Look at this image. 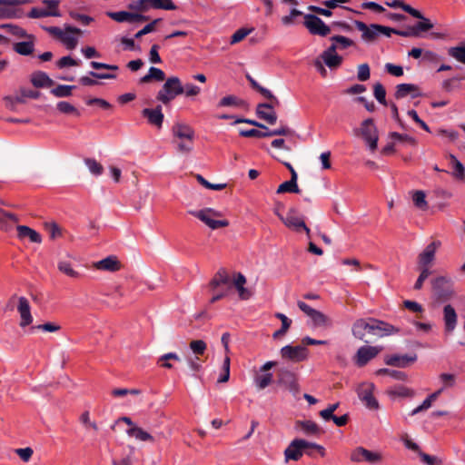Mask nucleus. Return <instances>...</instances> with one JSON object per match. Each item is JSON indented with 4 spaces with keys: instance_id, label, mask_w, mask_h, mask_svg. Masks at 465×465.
I'll return each instance as SVG.
<instances>
[{
    "instance_id": "nucleus-60",
    "label": "nucleus",
    "mask_w": 465,
    "mask_h": 465,
    "mask_svg": "<svg viewBox=\"0 0 465 465\" xmlns=\"http://www.w3.org/2000/svg\"><path fill=\"white\" fill-rule=\"evenodd\" d=\"M240 134L244 137H268V129L266 132H262L257 129L241 130Z\"/></svg>"
},
{
    "instance_id": "nucleus-55",
    "label": "nucleus",
    "mask_w": 465,
    "mask_h": 465,
    "mask_svg": "<svg viewBox=\"0 0 465 465\" xmlns=\"http://www.w3.org/2000/svg\"><path fill=\"white\" fill-rule=\"evenodd\" d=\"M56 107L63 114H73L79 115V112L77 111V109L73 104H69L68 102H65V101L59 102L57 104Z\"/></svg>"
},
{
    "instance_id": "nucleus-32",
    "label": "nucleus",
    "mask_w": 465,
    "mask_h": 465,
    "mask_svg": "<svg viewBox=\"0 0 465 465\" xmlns=\"http://www.w3.org/2000/svg\"><path fill=\"white\" fill-rule=\"evenodd\" d=\"M371 329L372 328L370 327V322L360 319L354 322L352 333L356 338L363 340L367 333H371Z\"/></svg>"
},
{
    "instance_id": "nucleus-18",
    "label": "nucleus",
    "mask_w": 465,
    "mask_h": 465,
    "mask_svg": "<svg viewBox=\"0 0 465 465\" xmlns=\"http://www.w3.org/2000/svg\"><path fill=\"white\" fill-rule=\"evenodd\" d=\"M416 361H417L416 354H412V355L394 354V355L387 356L385 358V363L387 365H391V366L398 367V368H406L410 364L415 362Z\"/></svg>"
},
{
    "instance_id": "nucleus-34",
    "label": "nucleus",
    "mask_w": 465,
    "mask_h": 465,
    "mask_svg": "<svg viewBox=\"0 0 465 465\" xmlns=\"http://www.w3.org/2000/svg\"><path fill=\"white\" fill-rule=\"evenodd\" d=\"M18 222V218L12 213L5 212L0 208V228L4 231H9L13 224Z\"/></svg>"
},
{
    "instance_id": "nucleus-41",
    "label": "nucleus",
    "mask_w": 465,
    "mask_h": 465,
    "mask_svg": "<svg viewBox=\"0 0 465 465\" xmlns=\"http://www.w3.org/2000/svg\"><path fill=\"white\" fill-rule=\"evenodd\" d=\"M14 49L19 54L28 55L34 51V43L33 41L19 42L15 45Z\"/></svg>"
},
{
    "instance_id": "nucleus-43",
    "label": "nucleus",
    "mask_w": 465,
    "mask_h": 465,
    "mask_svg": "<svg viewBox=\"0 0 465 465\" xmlns=\"http://www.w3.org/2000/svg\"><path fill=\"white\" fill-rule=\"evenodd\" d=\"M449 55L465 64V45L453 46L448 50Z\"/></svg>"
},
{
    "instance_id": "nucleus-2",
    "label": "nucleus",
    "mask_w": 465,
    "mask_h": 465,
    "mask_svg": "<svg viewBox=\"0 0 465 465\" xmlns=\"http://www.w3.org/2000/svg\"><path fill=\"white\" fill-rule=\"evenodd\" d=\"M189 213L212 230L227 227L229 225V222L226 219H221L223 217V213L213 208L193 210Z\"/></svg>"
},
{
    "instance_id": "nucleus-15",
    "label": "nucleus",
    "mask_w": 465,
    "mask_h": 465,
    "mask_svg": "<svg viewBox=\"0 0 465 465\" xmlns=\"http://www.w3.org/2000/svg\"><path fill=\"white\" fill-rule=\"evenodd\" d=\"M281 355L283 359L299 362L307 359L308 351L304 346L286 345L281 349Z\"/></svg>"
},
{
    "instance_id": "nucleus-62",
    "label": "nucleus",
    "mask_w": 465,
    "mask_h": 465,
    "mask_svg": "<svg viewBox=\"0 0 465 465\" xmlns=\"http://www.w3.org/2000/svg\"><path fill=\"white\" fill-rule=\"evenodd\" d=\"M430 274V272L429 270V267H420V274L414 284V289L420 290L422 288L424 281L429 277Z\"/></svg>"
},
{
    "instance_id": "nucleus-9",
    "label": "nucleus",
    "mask_w": 465,
    "mask_h": 465,
    "mask_svg": "<svg viewBox=\"0 0 465 465\" xmlns=\"http://www.w3.org/2000/svg\"><path fill=\"white\" fill-rule=\"evenodd\" d=\"M350 459L352 462L357 463L366 461L370 464H378L382 460V455L378 451L359 446L352 450Z\"/></svg>"
},
{
    "instance_id": "nucleus-28",
    "label": "nucleus",
    "mask_w": 465,
    "mask_h": 465,
    "mask_svg": "<svg viewBox=\"0 0 465 465\" xmlns=\"http://www.w3.org/2000/svg\"><path fill=\"white\" fill-rule=\"evenodd\" d=\"M143 115L146 117L151 124L160 128L163 124V114L162 113V106L158 105L154 109L145 108L143 110Z\"/></svg>"
},
{
    "instance_id": "nucleus-46",
    "label": "nucleus",
    "mask_w": 465,
    "mask_h": 465,
    "mask_svg": "<svg viewBox=\"0 0 465 465\" xmlns=\"http://www.w3.org/2000/svg\"><path fill=\"white\" fill-rule=\"evenodd\" d=\"M377 375H389L391 378L399 381H405L407 379V374L403 371L390 370V369H380L377 371Z\"/></svg>"
},
{
    "instance_id": "nucleus-25",
    "label": "nucleus",
    "mask_w": 465,
    "mask_h": 465,
    "mask_svg": "<svg viewBox=\"0 0 465 465\" xmlns=\"http://www.w3.org/2000/svg\"><path fill=\"white\" fill-rule=\"evenodd\" d=\"M82 31L76 27L66 25L64 32L61 37V41L68 49H74L77 45L78 39L75 35L81 34Z\"/></svg>"
},
{
    "instance_id": "nucleus-61",
    "label": "nucleus",
    "mask_w": 465,
    "mask_h": 465,
    "mask_svg": "<svg viewBox=\"0 0 465 465\" xmlns=\"http://www.w3.org/2000/svg\"><path fill=\"white\" fill-rule=\"evenodd\" d=\"M272 380V373H266L264 375L259 376L255 380L256 386L260 390H263L266 388Z\"/></svg>"
},
{
    "instance_id": "nucleus-56",
    "label": "nucleus",
    "mask_w": 465,
    "mask_h": 465,
    "mask_svg": "<svg viewBox=\"0 0 465 465\" xmlns=\"http://www.w3.org/2000/svg\"><path fill=\"white\" fill-rule=\"evenodd\" d=\"M450 158L453 162V175L459 179H463L465 176V169L463 164L459 160H457L454 155H450Z\"/></svg>"
},
{
    "instance_id": "nucleus-7",
    "label": "nucleus",
    "mask_w": 465,
    "mask_h": 465,
    "mask_svg": "<svg viewBox=\"0 0 465 465\" xmlns=\"http://www.w3.org/2000/svg\"><path fill=\"white\" fill-rule=\"evenodd\" d=\"M355 25L361 32V37L366 42L374 41L380 35L390 36L391 34V28L380 25L373 24L368 26L363 22L356 21Z\"/></svg>"
},
{
    "instance_id": "nucleus-45",
    "label": "nucleus",
    "mask_w": 465,
    "mask_h": 465,
    "mask_svg": "<svg viewBox=\"0 0 465 465\" xmlns=\"http://www.w3.org/2000/svg\"><path fill=\"white\" fill-rule=\"evenodd\" d=\"M57 267L61 272L64 273L69 277L77 278L79 276V273L74 270L71 262L67 261H60L58 262Z\"/></svg>"
},
{
    "instance_id": "nucleus-29",
    "label": "nucleus",
    "mask_w": 465,
    "mask_h": 465,
    "mask_svg": "<svg viewBox=\"0 0 465 465\" xmlns=\"http://www.w3.org/2000/svg\"><path fill=\"white\" fill-rule=\"evenodd\" d=\"M407 95H411L412 98L418 97L420 95L419 88L412 84H401L396 87L395 97L397 99L403 98Z\"/></svg>"
},
{
    "instance_id": "nucleus-58",
    "label": "nucleus",
    "mask_w": 465,
    "mask_h": 465,
    "mask_svg": "<svg viewBox=\"0 0 465 465\" xmlns=\"http://www.w3.org/2000/svg\"><path fill=\"white\" fill-rule=\"evenodd\" d=\"M252 29L241 28L237 30L231 37V44L234 45L243 40Z\"/></svg>"
},
{
    "instance_id": "nucleus-17",
    "label": "nucleus",
    "mask_w": 465,
    "mask_h": 465,
    "mask_svg": "<svg viewBox=\"0 0 465 465\" xmlns=\"http://www.w3.org/2000/svg\"><path fill=\"white\" fill-rule=\"evenodd\" d=\"M381 351L378 346H362L359 348L356 354V363L359 366L365 365L369 361L376 357Z\"/></svg>"
},
{
    "instance_id": "nucleus-12",
    "label": "nucleus",
    "mask_w": 465,
    "mask_h": 465,
    "mask_svg": "<svg viewBox=\"0 0 465 465\" xmlns=\"http://www.w3.org/2000/svg\"><path fill=\"white\" fill-rule=\"evenodd\" d=\"M44 4L46 5L45 8L34 7L29 13V17L31 18H41L47 16H61V13L58 10V0H45Z\"/></svg>"
},
{
    "instance_id": "nucleus-1",
    "label": "nucleus",
    "mask_w": 465,
    "mask_h": 465,
    "mask_svg": "<svg viewBox=\"0 0 465 465\" xmlns=\"http://www.w3.org/2000/svg\"><path fill=\"white\" fill-rule=\"evenodd\" d=\"M174 143L182 153H188L193 150V141L194 138V131L187 124L177 123L172 129Z\"/></svg>"
},
{
    "instance_id": "nucleus-36",
    "label": "nucleus",
    "mask_w": 465,
    "mask_h": 465,
    "mask_svg": "<svg viewBox=\"0 0 465 465\" xmlns=\"http://www.w3.org/2000/svg\"><path fill=\"white\" fill-rule=\"evenodd\" d=\"M310 318L317 327L331 328L332 326L331 318L320 311L315 310Z\"/></svg>"
},
{
    "instance_id": "nucleus-31",
    "label": "nucleus",
    "mask_w": 465,
    "mask_h": 465,
    "mask_svg": "<svg viewBox=\"0 0 465 465\" xmlns=\"http://www.w3.org/2000/svg\"><path fill=\"white\" fill-rule=\"evenodd\" d=\"M295 430L305 435H317L321 432L319 426L312 420H298L295 423Z\"/></svg>"
},
{
    "instance_id": "nucleus-24",
    "label": "nucleus",
    "mask_w": 465,
    "mask_h": 465,
    "mask_svg": "<svg viewBox=\"0 0 465 465\" xmlns=\"http://www.w3.org/2000/svg\"><path fill=\"white\" fill-rule=\"evenodd\" d=\"M245 283L246 278L241 272L235 273L231 282V284L237 290L239 297L242 300H247L252 296L251 291L244 287Z\"/></svg>"
},
{
    "instance_id": "nucleus-50",
    "label": "nucleus",
    "mask_w": 465,
    "mask_h": 465,
    "mask_svg": "<svg viewBox=\"0 0 465 465\" xmlns=\"http://www.w3.org/2000/svg\"><path fill=\"white\" fill-rule=\"evenodd\" d=\"M300 190L298 188L297 183L292 182L291 180L286 181L280 184V186L277 189V193H299Z\"/></svg>"
},
{
    "instance_id": "nucleus-3",
    "label": "nucleus",
    "mask_w": 465,
    "mask_h": 465,
    "mask_svg": "<svg viewBox=\"0 0 465 465\" xmlns=\"http://www.w3.org/2000/svg\"><path fill=\"white\" fill-rule=\"evenodd\" d=\"M308 448H316L322 456L324 455V449L322 446L305 440L295 439L291 441L284 450L285 462L300 460L303 455V451H306Z\"/></svg>"
},
{
    "instance_id": "nucleus-40",
    "label": "nucleus",
    "mask_w": 465,
    "mask_h": 465,
    "mask_svg": "<svg viewBox=\"0 0 465 465\" xmlns=\"http://www.w3.org/2000/svg\"><path fill=\"white\" fill-rule=\"evenodd\" d=\"M165 78V74L163 70L156 68V67H151L149 69V72L146 75L142 77L140 79L141 83H148L151 80L154 79L156 81H163Z\"/></svg>"
},
{
    "instance_id": "nucleus-35",
    "label": "nucleus",
    "mask_w": 465,
    "mask_h": 465,
    "mask_svg": "<svg viewBox=\"0 0 465 465\" xmlns=\"http://www.w3.org/2000/svg\"><path fill=\"white\" fill-rule=\"evenodd\" d=\"M126 433L128 436L133 437L137 440L152 442L154 440L153 437L150 433L143 430L141 427H138L137 425L129 428L126 430Z\"/></svg>"
},
{
    "instance_id": "nucleus-59",
    "label": "nucleus",
    "mask_w": 465,
    "mask_h": 465,
    "mask_svg": "<svg viewBox=\"0 0 465 465\" xmlns=\"http://www.w3.org/2000/svg\"><path fill=\"white\" fill-rule=\"evenodd\" d=\"M391 139L395 140V141H398V142H401V143H409L411 145H415L416 144V140L408 135V134H398V133H391Z\"/></svg>"
},
{
    "instance_id": "nucleus-54",
    "label": "nucleus",
    "mask_w": 465,
    "mask_h": 465,
    "mask_svg": "<svg viewBox=\"0 0 465 465\" xmlns=\"http://www.w3.org/2000/svg\"><path fill=\"white\" fill-rule=\"evenodd\" d=\"M373 94L377 101L381 103V104H386V91L383 87V85L380 83H377L373 86Z\"/></svg>"
},
{
    "instance_id": "nucleus-37",
    "label": "nucleus",
    "mask_w": 465,
    "mask_h": 465,
    "mask_svg": "<svg viewBox=\"0 0 465 465\" xmlns=\"http://www.w3.org/2000/svg\"><path fill=\"white\" fill-rule=\"evenodd\" d=\"M31 82L35 87H45L53 85V80L43 72H37L32 74Z\"/></svg>"
},
{
    "instance_id": "nucleus-19",
    "label": "nucleus",
    "mask_w": 465,
    "mask_h": 465,
    "mask_svg": "<svg viewBox=\"0 0 465 465\" xmlns=\"http://www.w3.org/2000/svg\"><path fill=\"white\" fill-rule=\"evenodd\" d=\"M106 15L110 18H112L113 20H114L118 23H123V22L134 23V22H138V21H145L148 19L147 16H144L143 15L130 13V12H126V11L107 12Z\"/></svg>"
},
{
    "instance_id": "nucleus-51",
    "label": "nucleus",
    "mask_w": 465,
    "mask_h": 465,
    "mask_svg": "<svg viewBox=\"0 0 465 465\" xmlns=\"http://www.w3.org/2000/svg\"><path fill=\"white\" fill-rule=\"evenodd\" d=\"M45 228L49 232L51 239H56L62 236V229L56 223L50 222L45 223Z\"/></svg>"
},
{
    "instance_id": "nucleus-42",
    "label": "nucleus",
    "mask_w": 465,
    "mask_h": 465,
    "mask_svg": "<svg viewBox=\"0 0 465 465\" xmlns=\"http://www.w3.org/2000/svg\"><path fill=\"white\" fill-rule=\"evenodd\" d=\"M84 163L87 166L89 172L95 176L101 175L104 172L103 165L95 159L86 158L84 159Z\"/></svg>"
},
{
    "instance_id": "nucleus-44",
    "label": "nucleus",
    "mask_w": 465,
    "mask_h": 465,
    "mask_svg": "<svg viewBox=\"0 0 465 465\" xmlns=\"http://www.w3.org/2000/svg\"><path fill=\"white\" fill-rule=\"evenodd\" d=\"M412 201L416 207L420 210H426L428 208V203L426 201V195L423 191H416L413 193Z\"/></svg>"
},
{
    "instance_id": "nucleus-16",
    "label": "nucleus",
    "mask_w": 465,
    "mask_h": 465,
    "mask_svg": "<svg viewBox=\"0 0 465 465\" xmlns=\"http://www.w3.org/2000/svg\"><path fill=\"white\" fill-rule=\"evenodd\" d=\"M280 384L283 385L293 396L300 392L298 380L294 373L287 370H282L279 376Z\"/></svg>"
},
{
    "instance_id": "nucleus-8",
    "label": "nucleus",
    "mask_w": 465,
    "mask_h": 465,
    "mask_svg": "<svg viewBox=\"0 0 465 465\" xmlns=\"http://www.w3.org/2000/svg\"><path fill=\"white\" fill-rule=\"evenodd\" d=\"M151 7L163 10L176 9V5L172 0H136L129 5L130 9L138 12H145Z\"/></svg>"
},
{
    "instance_id": "nucleus-47",
    "label": "nucleus",
    "mask_w": 465,
    "mask_h": 465,
    "mask_svg": "<svg viewBox=\"0 0 465 465\" xmlns=\"http://www.w3.org/2000/svg\"><path fill=\"white\" fill-rule=\"evenodd\" d=\"M19 95L15 96V99L18 103H25V98H38L39 97V94L40 93L37 92V91H34V90H28V89H25V88H21L20 91H19Z\"/></svg>"
},
{
    "instance_id": "nucleus-26",
    "label": "nucleus",
    "mask_w": 465,
    "mask_h": 465,
    "mask_svg": "<svg viewBox=\"0 0 465 465\" xmlns=\"http://www.w3.org/2000/svg\"><path fill=\"white\" fill-rule=\"evenodd\" d=\"M18 302L19 303L17 310L21 317L20 326L25 327L33 322V317L30 312V305L25 297H19Z\"/></svg>"
},
{
    "instance_id": "nucleus-5",
    "label": "nucleus",
    "mask_w": 465,
    "mask_h": 465,
    "mask_svg": "<svg viewBox=\"0 0 465 465\" xmlns=\"http://www.w3.org/2000/svg\"><path fill=\"white\" fill-rule=\"evenodd\" d=\"M356 135H361L371 151H375L378 145V130L373 120L369 118L361 124V127L354 130Z\"/></svg>"
},
{
    "instance_id": "nucleus-39",
    "label": "nucleus",
    "mask_w": 465,
    "mask_h": 465,
    "mask_svg": "<svg viewBox=\"0 0 465 465\" xmlns=\"http://www.w3.org/2000/svg\"><path fill=\"white\" fill-rule=\"evenodd\" d=\"M332 45L330 47H335V52L344 50L353 45V41L343 35H334L331 38Z\"/></svg>"
},
{
    "instance_id": "nucleus-21",
    "label": "nucleus",
    "mask_w": 465,
    "mask_h": 465,
    "mask_svg": "<svg viewBox=\"0 0 465 465\" xmlns=\"http://www.w3.org/2000/svg\"><path fill=\"white\" fill-rule=\"evenodd\" d=\"M443 322L445 331L451 333L457 326L458 315L455 309L450 304H447L443 307Z\"/></svg>"
},
{
    "instance_id": "nucleus-6",
    "label": "nucleus",
    "mask_w": 465,
    "mask_h": 465,
    "mask_svg": "<svg viewBox=\"0 0 465 465\" xmlns=\"http://www.w3.org/2000/svg\"><path fill=\"white\" fill-rule=\"evenodd\" d=\"M431 284L434 297L440 302H446L454 295L451 280L445 276L435 278Z\"/></svg>"
},
{
    "instance_id": "nucleus-38",
    "label": "nucleus",
    "mask_w": 465,
    "mask_h": 465,
    "mask_svg": "<svg viewBox=\"0 0 465 465\" xmlns=\"http://www.w3.org/2000/svg\"><path fill=\"white\" fill-rule=\"evenodd\" d=\"M275 317L282 322V325L280 330L273 332L272 337L273 339H279L287 332L292 324V320L289 319L285 314L281 312H277L275 314Z\"/></svg>"
},
{
    "instance_id": "nucleus-30",
    "label": "nucleus",
    "mask_w": 465,
    "mask_h": 465,
    "mask_svg": "<svg viewBox=\"0 0 465 465\" xmlns=\"http://www.w3.org/2000/svg\"><path fill=\"white\" fill-rule=\"evenodd\" d=\"M370 327L373 328L371 329V334L377 336H384L396 331L392 325L376 320L370 321Z\"/></svg>"
},
{
    "instance_id": "nucleus-11",
    "label": "nucleus",
    "mask_w": 465,
    "mask_h": 465,
    "mask_svg": "<svg viewBox=\"0 0 465 465\" xmlns=\"http://www.w3.org/2000/svg\"><path fill=\"white\" fill-rule=\"evenodd\" d=\"M304 25L312 35L325 36L330 34L331 28L314 15H304Z\"/></svg>"
},
{
    "instance_id": "nucleus-64",
    "label": "nucleus",
    "mask_w": 465,
    "mask_h": 465,
    "mask_svg": "<svg viewBox=\"0 0 465 465\" xmlns=\"http://www.w3.org/2000/svg\"><path fill=\"white\" fill-rule=\"evenodd\" d=\"M419 456L420 457L422 462L426 465H440L441 461L435 456L429 455L422 451H419Z\"/></svg>"
},
{
    "instance_id": "nucleus-22",
    "label": "nucleus",
    "mask_w": 465,
    "mask_h": 465,
    "mask_svg": "<svg viewBox=\"0 0 465 465\" xmlns=\"http://www.w3.org/2000/svg\"><path fill=\"white\" fill-rule=\"evenodd\" d=\"M440 245V242H432L419 255V264L420 267H428L432 263L435 258L437 248Z\"/></svg>"
},
{
    "instance_id": "nucleus-20",
    "label": "nucleus",
    "mask_w": 465,
    "mask_h": 465,
    "mask_svg": "<svg viewBox=\"0 0 465 465\" xmlns=\"http://www.w3.org/2000/svg\"><path fill=\"white\" fill-rule=\"evenodd\" d=\"M324 64L330 69H335L341 64L342 57L335 52V47H328L320 55Z\"/></svg>"
},
{
    "instance_id": "nucleus-53",
    "label": "nucleus",
    "mask_w": 465,
    "mask_h": 465,
    "mask_svg": "<svg viewBox=\"0 0 465 465\" xmlns=\"http://www.w3.org/2000/svg\"><path fill=\"white\" fill-rule=\"evenodd\" d=\"M206 348V343L202 340H194L190 342V349L195 355H203Z\"/></svg>"
},
{
    "instance_id": "nucleus-13",
    "label": "nucleus",
    "mask_w": 465,
    "mask_h": 465,
    "mask_svg": "<svg viewBox=\"0 0 465 465\" xmlns=\"http://www.w3.org/2000/svg\"><path fill=\"white\" fill-rule=\"evenodd\" d=\"M375 387L372 383H362L358 388V395L365 406L371 410H377L379 403L373 396Z\"/></svg>"
},
{
    "instance_id": "nucleus-49",
    "label": "nucleus",
    "mask_w": 465,
    "mask_h": 465,
    "mask_svg": "<svg viewBox=\"0 0 465 465\" xmlns=\"http://www.w3.org/2000/svg\"><path fill=\"white\" fill-rule=\"evenodd\" d=\"M74 88L73 85H58L54 88L51 93L56 97H68L71 95L72 90Z\"/></svg>"
},
{
    "instance_id": "nucleus-23",
    "label": "nucleus",
    "mask_w": 465,
    "mask_h": 465,
    "mask_svg": "<svg viewBox=\"0 0 465 465\" xmlns=\"http://www.w3.org/2000/svg\"><path fill=\"white\" fill-rule=\"evenodd\" d=\"M94 266L97 270L111 272H117L121 269V263L117 257L114 255H110L101 261L94 262Z\"/></svg>"
},
{
    "instance_id": "nucleus-27",
    "label": "nucleus",
    "mask_w": 465,
    "mask_h": 465,
    "mask_svg": "<svg viewBox=\"0 0 465 465\" xmlns=\"http://www.w3.org/2000/svg\"><path fill=\"white\" fill-rule=\"evenodd\" d=\"M256 114L259 118L263 119L270 124H273L277 121V115L273 111V105L269 104H260L257 106Z\"/></svg>"
},
{
    "instance_id": "nucleus-33",
    "label": "nucleus",
    "mask_w": 465,
    "mask_h": 465,
    "mask_svg": "<svg viewBox=\"0 0 465 465\" xmlns=\"http://www.w3.org/2000/svg\"><path fill=\"white\" fill-rule=\"evenodd\" d=\"M18 237L21 239L28 238L32 242L40 243L42 242L41 235L35 230L25 225L17 226Z\"/></svg>"
},
{
    "instance_id": "nucleus-48",
    "label": "nucleus",
    "mask_w": 465,
    "mask_h": 465,
    "mask_svg": "<svg viewBox=\"0 0 465 465\" xmlns=\"http://www.w3.org/2000/svg\"><path fill=\"white\" fill-rule=\"evenodd\" d=\"M421 22H419L414 27L411 28V34L413 36H418L421 31H428L433 27V25L430 20L423 17Z\"/></svg>"
},
{
    "instance_id": "nucleus-57",
    "label": "nucleus",
    "mask_w": 465,
    "mask_h": 465,
    "mask_svg": "<svg viewBox=\"0 0 465 465\" xmlns=\"http://www.w3.org/2000/svg\"><path fill=\"white\" fill-rule=\"evenodd\" d=\"M230 378V357L225 356L223 362V373L218 379V382H226Z\"/></svg>"
},
{
    "instance_id": "nucleus-4",
    "label": "nucleus",
    "mask_w": 465,
    "mask_h": 465,
    "mask_svg": "<svg viewBox=\"0 0 465 465\" xmlns=\"http://www.w3.org/2000/svg\"><path fill=\"white\" fill-rule=\"evenodd\" d=\"M183 94V87L178 77L168 78L157 94V100L164 104H169L177 95Z\"/></svg>"
},
{
    "instance_id": "nucleus-10",
    "label": "nucleus",
    "mask_w": 465,
    "mask_h": 465,
    "mask_svg": "<svg viewBox=\"0 0 465 465\" xmlns=\"http://www.w3.org/2000/svg\"><path fill=\"white\" fill-rule=\"evenodd\" d=\"M28 2L29 0H0V19L20 17V5Z\"/></svg>"
},
{
    "instance_id": "nucleus-63",
    "label": "nucleus",
    "mask_w": 465,
    "mask_h": 465,
    "mask_svg": "<svg viewBox=\"0 0 465 465\" xmlns=\"http://www.w3.org/2000/svg\"><path fill=\"white\" fill-rule=\"evenodd\" d=\"M370 75V66L367 64H361L358 66L357 77L360 81H367Z\"/></svg>"
},
{
    "instance_id": "nucleus-52",
    "label": "nucleus",
    "mask_w": 465,
    "mask_h": 465,
    "mask_svg": "<svg viewBox=\"0 0 465 465\" xmlns=\"http://www.w3.org/2000/svg\"><path fill=\"white\" fill-rule=\"evenodd\" d=\"M196 179L203 186L210 190L221 191L226 187V183H211L201 174H197Z\"/></svg>"
},
{
    "instance_id": "nucleus-14",
    "label": "nucleus",
    "mask_w": 465,
    "mask_h": 465,
    "mask_svg": "<svg viewBox=\"0 0 465 465\" xmlns=\"http://www.w3.org/2000/svg\"><path fill=\"white\" fill-rule=\"evenodd\" d=\"M279 218L288 228L296 231L303 229L308 234L310 233V229L305 225L295 209H290L285 216L279 215Z\"/></svg>"
}]
</instances>
